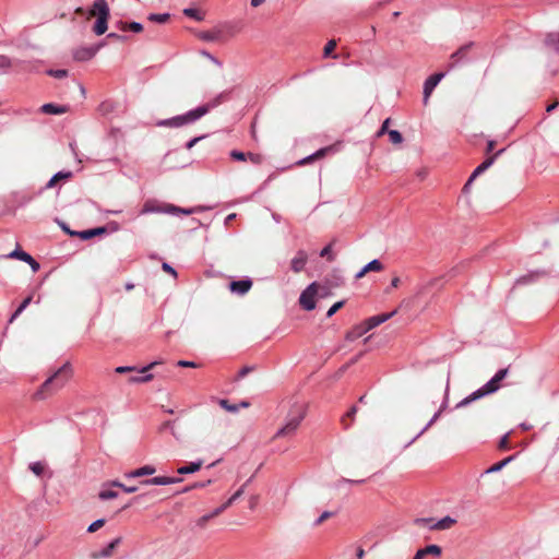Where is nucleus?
<instances>
[{"instance_id": "1", "label": "nucleus", "mask_w": 559, "mask_h": 559, "mask_svg": "<svg viewBox=\"0 0 559 559\" xmlns=\"http://www.w3.org/2000/svg\"><path fill=\"white\" fill-rule=\"evenodd\" d=\"M223 94H219L213 102L199 106L194 109L189 110L183 115H179L169 119H164L157 121L158 127H168V128H180L185 124L193 123L203 116H205L211 109L215 108L222 103Z\"/></svg>"}, {"instance_id": "2", "label": "nucleus", "mask_w": 559, "mask_h": 559, "mask_svg": "<svg viewBox=\"0 0 559 559\" xmlns=\"http://www.w3.org/2000/svg\"><path fill=\"white\" fill-rule=\"evenodd\" d=\"M72 373V368L69 362L63 364L58 370L55 371L52 376H50L41 386L35 392L34 397L36 400H44L48 395L53 394L69 380Z\"/></svg>"}, {"instance_id": "3", "label": "nucleus", "mask_w": 559, "mask_h": 559, "mask_svg": "<svg viewBox=\"0 0 559 559\" xmlns=\"http://www.w3.org/2000/svg\"><path fill=\"white\" fill-rule=\"evenodd\" d=\"M508 373V369H500L487 383H485L481 388L474 391L467 397L462 400L457 407L465 406L478 399H481L488 394L496 392L499 389V383L502 381Z\"/></svg>"}, {"instance_id": "4", "label": "nucleus", "mask_w": 559, "mask_h": 559, "mask_svg": "<svg viewBox=\"0 0 559 559\" xmlns=\"http://www.w3.org/2000/svg\"><path fill=\"white\" fill-rule=\"evenodd\" d=\"M194 212H195V209H183V207H179L177 205L169 204V203H159L156 200H147L143 204V206L140 211V214L145 215V214H153V213H162V214H169V215H179V214L190 215Z\"/></svg>"}, {"instance_id": "5", "label": "nucleus", "mask_w": 559, "mask_h": 559, "mask_svg": "<svg viewBox=\"0 0 559 559\" xmlns=\"http://www.w3.org/2000/svg\"><path fill=\"white\" fill-rule=\"evenodd\" d=\"M109 7L106 0H94L93 7L90 10L91 16H96V22L93 26V32L96 35H103L108 28Z\"/></svg>"}, {"instance_id": "6", "label": "nucleus", "mask_w": 559, "mask_h": 559, "mask_svg": "<svg viewBox=\"0 0 559 559\" xmlns=\"http://www.w3.org/2000/svg\"><path fill=\"white\" fill-rule=\"evenodd\" d=\"M305 418V408L302 405L296 406L294 409L289 412L286 417L285 425L276 432L275 437H287L297 430L302 419Z\"/></svg>"}, {"instance_id": "7", "label": "nucleus", "mask_w": 559, "mask_h": 559, "mask_svg": "<svg viewBox=\"0 0 559 559\" xmlns=\"http://www.w3.org/2000/svg\"><path fill=\"white\" fill-rule=\"evenodd\" d=\"M504 152V150H500L498 151L496 154L487 157L480 165H478L474 171L472 173L471 177L468 178L467 182L465 183L464 186V190H467L469 188V186L472 185V182L479 176L481 175L484 171H486L489 167H491L497 158V156H499L500 154H502Z\"/></svg>"}, {"instance_id": "8", "label": "nucleus", "mask_w": 559, "mask_h": 559, "mask_svg": "<svg viewBox=\"0 0 559 559\" xmlns=\"http://www.w3.org/2000/svg\"><path fill=\"white\" fill-rule=\"evenodd\" d=\"M317 294V284L311 283L299 297V304L305 310H313L316 308L314 297Z\"/></svg>"}, {"instance_id": "9", "label": "nucleus", "mask_w": 559, "mask_h": 559, "mask_svg": "<svg viewBox=\"0 0 559 559\" xmlns=\"http://www.w3.org/2000/svg\"><path fill=\"white\" fill-rule=\"evenodd\" d=\"M444 78V73H436L430 75L424 83V98L423 102L425 105L428 104L429 97L433 92L435 87L440 83V81Z\"/></svg>"}, {"instance_id": "10", "label": "nucleus", "mask_w": 559, "mask_h": 559, "mask_svg": "<svg viewBox=\"0 0 559 559\" xmlns=\"http://www.w3.org/2000/svg\"><path fill=\"white\" fill-rule=\"evenodd\" d=\"M159 364H162V361L155 360V361H152L151 364H148L147 366H144L143 368H141L139 370V372L142 373L143 376H131L129 378V382L130 383H146V382L151 381L153 379V374L148 373V371Z\"/></svg>"}, {"instance_id": "11", "label": "nucleus", "mask_w": 559, "mask_h": 559, "mask_svg": "<svg viewBox=\"0 0 559 559\" xmlns=\"http://www.w3.org/2000/svg\"><path fill=\"white\" fill-rule=\"evenodd\" d=\"M251 287H252V281L249 278L240 280V281H233L229 284L230 292L236 295H240V296L247 294Z\"/></svg>"}, {"instance_id": "12", "label": "nucleus", "mask_w": 559, "mask_h": 559, "mask_svg": "<svg viewBox=\"0 0 559 559\" xmlns=\"http://www.w3.org/2000/svg\"><path fill=\"white\" fill-rule=\"evenodd\" d=\"M307 261H308L307 252L304 250H299L290 261V269L295 273H299L305 269Z\"/></svg>"}, {"instance_id": "13", "label": "nucleus", "mask_w": 559, "mask_h": 559, "mask_svg": "<svg viewBox=\"0 0 559 559\" xmlns=\"http://www.w3.org/2000/svg\"><path fill=\"white\" fill-rule=\"evenodd\" d=\"M395 313H396V310H394L390 313H382V314L373 316V317H370L369 319H367L364 323L366 324V328L370 331V330L377 328L378 325L384 323L389 319H391L393 316H395Z\"/></svg>"}, {"instance_id": "14", "label": "nucleus", "mask_w": 559, "mask_h": 559, "mask_svg": "<svg viewBox=\"0 0 559 559\" xmlns=\"http://www.w3.org/2000/svg\"><path fill=\"white\" fill-rule=\"evenodd\" d=\"M181 478L168 477V476H156L146 480H143V485H154V486H166L180 483Z\"/></svg>"}, {"instance_id": "15", "label": "nucleus", "mask_w": 559, "mask_h": 559, "mask_svg": "<svg viewBox=\"0 0 559 559\" xmlns=\"http://www.w3.org/2000/svg\"><path fill=\"white\" fill-rule=\"evenodd\" d=\"M441 547L438 545H429L425 548L417 550L413 559H425L428 555L439 557L441 555Z\"/></svg>"}, {"instance_id": "16", "label": "nucleus", "mask_w": 559, "mask_h": 559, "mask_svg": "<svg viewBox=\"0 0 559 559\" xmlns=\"http://www.w3.org/2000/svg\"><path fill=\"white\" fill-rule=\"evenodd\" d=\"M156 472V468L153 465H144L134 471L124 473L126 478H139L143 476L153 475Z\"/></svg>"}, {"instance_id": "17", "label": "nucleus", "mask_w": 559, "mask_h": 559, "mask_svg": "<svg viewBox=\"0 0 559 559\" xmlns=\"http://www.w3.org/2000/svg\"><path fill=\"white\" fill-rule=\"evenodd\" d=\"M121 543V538L117 537L111 540L104 549H102L98 554H94L93 558H108L112 555L115 548Z\"/></svg>"}, {"instance_id": "18", "label": "nucleus", "mask_w": 559, "mask_h": 559, "mask_svg": "<svg viewBox=\"0 0 559 559\" xmlns=\"http://www.w3.org/2000/svg\"><path fill=\"white\" fill-rule=\"evenodd\" d=\"M245 492V485L240 487L228 500H225V503H223L221 507L216 508L214 510V514H221L224 512L228 507H230L238 498H240Z\"/></svg>"}, {"instance_id": "19", "label": "nucleus", "mask_w": 559, "mask_h": 559, "mask_svg": "<svg viewBox=\"0 0 559 559\" xmlns=\"http://www.w3.org/2000/svg\"><path fill=\"white\" fill-rule=\"evenodd\" d=\"M455 522H456L455 519H453L451 516H444L441 520L436 521L432 525H430V530H436V531L449 530L450 527H452L455 524Z\"/></svg>"}, {"instance_id": "20", "label": "nucleus", "mask_w": 559, "mask_h": 559, "mask_svg": "<svg viewBox=\"0 0 559 559\" xmlns=\"http://www.w3.org/2000/svg\"><path fill=\"white\" fill-rule=\"evenodd\" d=\"M367 332H369V330L366 328V324L362 322V323L354 326L349 332H347L346 340L349 342H353V341L359 338L360 336H362L364 334H366Z\"/></svg>"}, {"instance_id": "21", "label": "nucleus", "mask_w": 559, "mask_h": 559, "mask_svg": "<svg viewBox=\"0 0 559 559\" xmlns=\"http://www.w3.org/2000/svg\"><path fill=\"white\" fill-rule=\"evenodd\" d=\"M331 151H332V147H330V146L320 148L317 152H314L313 154H311V155L300 159L297 164L298 165L309 164V163H311V162H313L316 159L324 157Z\"/></svg>"}, {"instance_id": "22", "label": "nucleus", "mask_w": 559, "mask_h": 559, "mask_svg": "<svg viewBox=\"0 0 559 559\" xmlns=\"http://www.w3.org/2000/svg\"><path fill=\"white\" fill-rule=\"evenodd\" d=\"M40 111L47 115H61L67 111L66 106H59L55 104H45L40 107Z\"/></svg>"}, {"instance_id": "23", "label": "nucleus", "mask_w": 559, "mask_h": 559, "mask_svg": "<svg viewBox=\"0 0 559 559\" xmlns=\"http://www.w3.org/2000/svg\"><path fill=\"white\" fill-rule=\"evenodd\" d=\"M5 259H16L20 261H23L25 263L28 262V260L33 261V257L28 254L27 252L16 248L15 250L11 251L10 253L3 255Z\"/></svg>"}, {"instance_id": "24", "label": "nucleus", "mask_w": 559, "mask_h": 559, "mask_svg": "<svg viewBox=\"0 0 559 559\" xmlns=\"http://www.w3.org/2000/svg\"><path fill=\"white\" fill-rule=\"evenodd\" d=\"M72 176L71 171H58L46 183V189L53 188L60 180H67Z\"/></svg>"}, {"instance_id": "25", "label": "nucleus", "mask_w": 559, "mask_h": 559, "mask_svg": "<svg viewBox=\"0 0 559 559\" xmlns=\"http://www.w3.org/2000/svg\"><path fill=\"white\" fill-rule=\"evenodd\" d=\"M202 461H197V462H190L188 465H185V466H181L177 469V472L181 475H185V474H193L198 471H200V468L202 467Z\"/></svg>"}, {"instance_id": "26", "label": "nucleus", "mask_w": 559, "mask_h": 559, "mask_svg": "<svg viewBox=\"0 0 559 559\" xmlns=\"http://www.w3.org/2000/svg\"><path fill=\"white\" fill-rule=\"evenodd\" d=\"M514 459V456H508L506 457L504 460L493 464L492 466H490L489 468H487L483 475H487V474H491V473H497V472H500L503 467H506L510 462H512Z\"/></svg>"}, {"instance_id": "27", "label": "nucleus", "mask_w": 559, "mask_h": 559, "mask_svg": "<svg viewBox=\"0 0 559 559\" xmlns=\"http://www.w3.org/2000/svg\"><path fill=\"white\" fill-rule=\"evenodd\" d=\"M109 487H111L110 483L103 486L102 490L98 493L99 499L110 500V499H115L118 497V492L110 489Z\"/></svg>"}, {"instance_id": "28", "label": "nucleus", "mask_w": 559, "mask_h": 559, "mask_svg": "<svg viewBox=\"0 0 559 559\" xmlns=\"http://www.w3.org/2000/svg\"><path fill=\"white\" fill-rule=\"evenodd\" d=\"M547 47L558 50L559 49V32H554L547 35L545 39Z\"/></svg>"}, {"instance_id": "29", "label": "nucleus", "mask_w": 559, "mask_h": 559, "mask_svg": "<svg viewBox=\"0 0 559 559\" xmlns=\"http://www.w3.org/2000/svg\"><path fill=\"white\" fill-rule=\"evenodd\" d=\"M105 231L104 227L93 228V229H86L80 233H75L80 238L82 239H91L92 237L103 234Z\"/></svg>"}, {"instance_id": "30", "label": "nucleus", "mask_w": 559, "mask_h": 559, "mask_svg": "<svg viewBox=\"0 0 559 559\" xmlns=\"http://www.w3.org/2000/svg\"><path fill=\"white\" fill-rule=\"evenodd\" d=\"M100 46H97V47H91V48H87V49H83L82 51L78 52L76 53V59L79 60H87V59H91L92 57L95 56V53L97 52L98 48Z\"/></svg>"}, {"instance_id": "31", "label": "nucleus", "mask_w": 559, "mask_h": 559, "mask_svg": "<svg viewBox=\"0 0 559 559\" xmlns=\"http://www.w3.org/2000/svg\"><path fill=\"white\" fill-rule=\"evenodd\" d=\"M170 15L168 13H151L147 19L151 22L164 24L169 20Z\"/></svg>"}, {"instance_id": "32", "label": "nucleus", "mask_w": 559, "mask_h": 559, "mask_svg": "<svg viewBox=\"0 0 559 559\" xmlns=\"http://www.w3.org/2000/svg\"><path fill=\"white\" fill-rule=\"evenodd\" d=\"M364 267L365 272H380L382 271L383 265L379 260L374 259L367 263Z\"/></svg>"}, {"instance_id": "33", "label": "nucleus", "mask_w": 559, "mask_h": 559, "mask_svg": "<svg viewBox=\"0 0 559 559\" xmlns=\"http://www.w3.org/2000/svg\"><path fill=\"white\" fill-rule=\"evenodd\" d=\"M442 411H443V406L432 416V418L428 421V424L417 433V436L411 442H413L414 440L419 438L430 426H432L437 421V419L440 417Z\"/></svg>"}, {"instance_id": "34", "label": "nucleus", "mask_w": 559, "mask_h": 559, "mask_svg": "<svg viewBox=\"0 0 559 559\" xmlns=\"http://www.w3.org/2000/svg\"><path fill=\"white\" fill-rule=\"evenodd\" d=\"M388 134L391 143L401 144L403 142V136L397 130H390Z\"/></svg>"}, {"instance_id": "35", "label": "nucleus", "mask_w": 559, "mask_h": 559, "mask_svg": "<svg viewBox=\"0 0 559 559\" xmlns=\"http://www.w3.org/2000/svg\"><path fill=\"white\" fill-rule=\"evenodd\" d=\"M110 486L119 487V488H121L127 493H133V492H135L138 490V488L135 486H126V485H123L122 483H120L118 480L111 481Z\"/></svg>"}, {"instance_id": "36", "label": "nucleus", "mask_w": 559, "mask_h": 559, "mask_svg": "<svg viewBox=\"0 0 559 559\" xmlns=\"http://www.w3.org/2000/svg\"><path fill=\"white\" fill-rule=\"evenodd\" d=\"M219 405L229 413H237L239 411L237 404H230L227 400H219Z\"/></svg>"}, {"instance_id": "37", "label": "nucleus", "mask_w": 559, "mask_h": 559, "mask_svg": "<svg viewBox=\"0 0 559 559\" xmlns=\"http://www.w3.org/2000/svg\"><path fill=\"white\" fill-rule=\"evenodd\" d=\"M183 14L189 17H192L197 21H201L203 19V15L200 13V11H198L197 9H192V8L185 9Z\"/></svg>"}, {"instance_id": "38", "label": "nucleus", "mask_w": 559, "mask_h": 559, "mask_svg": "<svg viewBox=\"0 0 559 559\" xmlns=\"http://www.w3.org/2000/svg\"><path fill=\"white\" fill-rule=\"evenodd\" d=\"M210 484H212L211 479H209L206 481H198V483H194V484H192V485H190L188 487H185L181 492H188V491L193 490V489L204 488V487L209 486Z\"/></svg>"}, {"instance_id": "39", "label": "nucleus", "mask_w": 559, "mask_h": 559, "mask_svg": "<svg viewBox=\"0 0 559 559\" xmlns=\"http://www.w3.org/2000/svg\"><path fill=\"white\" fill-rule=\"evenodd\" d=\"M539 274H540L539 272H533V273L526 274L524 276H521L516 281V283L518 284H527V283L532 282L533 280H535L536 277H538Z\"/></svg>"}, {"instance_id": "40", "label": "nucleus", "mask_w": 559, "mask_h": 559, "mask_svg": "<svg viewBox=\"0 0 559 559\" xmlns=\"http://www.w3.org/2000/svg\"><path fill=\"white\" fill-rule=\"evenodd\" d=\"M336 47V41L335 40H329L325 46H324V49H323V57L324 58H328L330 56H332V51L335 49Z\"/></svg>"}, {"instance_id": "41", "label": "nucleus", "mask_w": 559, "mask_h": 559, "mask_svg": "<svg viewBox=\"0 0 559 559\" xmlns=\"http://www.w3.org/2000/svg\"><path fill=\"white\" fill-rule=\"evenodd\" d=\"M320 255L322 258H326L329 261H333L334 260V254L332 253V245H328L326 247H324L321 252H320Z\"/></svg>"}, {"instance_id": "42", "label": "nucleus", "mask_w": 559, "mask_h": 559, "mask_svg": "<svg viewBox=\"0 0 559 559\" xmlns=\"http://www.w3.org/2000/svg\"><path fill=\"white\" fill-rule=\"evenodd\" d=\"M29 469L37 476L44 473V465L40 462H34L29 465Z\"/></svg>"}, {"instance_id": "43", "label": "nucleus", "mask_w": 559, "mask_h": 559, "mask_svg": "<svg viewBox=\"0 0 559 559\" xmlns=\"http://www.w3.org/2000/svg\"><path fill=\"white\" fill-rule=\"evenodd\" d=\"M104 524H105V520L98 519V520L94 521L92 524H90V526L87 527V532L94 533L97 530H99L100 527H103Z\"/></svg>"}, {"instance_id": "44", "label": "nucleus", "mask_w": 559, "mask_h": 559, "mask_svg": "<svg viewBox=\"0 0 559 559\" xmlns=\"http://www.w3.org/2000/svg\"><path fill=\"white\" fill-rule=\"evenodd\" d=\"M436 521L431 518H420L416 519L415 523L419 526H427L430 528V525H432Z\"/></svg>"}, {"instance_id": "45", "label": "nucleus", "mask_w": 559, "mask_h": 559, "mask_svg": "<svg viewBox=\"0 0 559 559\" xmlns=\"http://www.w3.org/2000/svg\"><path fill=\"white\" fill-rule=\"evenodd\" d=\"M333 515L334 513L330 511L322 512V514L316 520L314 525L318 526L322 524L325 520L330 519Z\"/></svg>"}, {"instance_id": "46", "label": "nucleus", "mask_w": 559, "mask_h": 559, "mask_svg": "<svg viewBox=\"0 0 559 559\" xmlns=\"http://www.w3.org/2000/svg\"><path fill=\"white\" fill-rule=\"evenodd\" d=\"M344 305V301L335 302L326 312V317L331 318L337 310H340Z\"/></svg>"}, {"instance_id": "47", "label": "nucleus", "mask_w": 559, "mask_h": 559, "mask_svg": "<svg viewBox=\"0 0 559 559\" xmlns=\"http://www.w3.org/2000/svg\"><path fill=\"white\" fill-rule=\"evenodd\" d=\"M48 74L53 78H57V79H62V78L67 76L68 72H67V70L59 69V70H49Z\"/></svg>"}, {"instance_id": "48", "label": "nucleus", "mask_w": 559, "mask_h": 559, "mask_svg": "<svg viewBox=\"0 0 559 559\" xmlns=\"http://www.w3.org/2000/svg\"><path fill=\"white\" fill-rule=\"evenodd\" d=\"M230 157L236 160H247V154L236 150L230 152Z\"/></svg>"}, {"instance_id": "49", "label": "nucleus", "mask_w": 559, "mask_h": 559, "mask_svg": "<svg viewBox=\"0 0 559 559\" xmlns=\"http://www.w3.org/2000/svg\"><path fill=\"white\" fill-rule=\"evenodd\" d=\"M128 26L129 31L133 33H141L143 31V25L139 22H130Z\"/></svg>"}, {"instance_id": "50", "label": "nucleus", "mask_w": 559, "mask_h": 559, "mask_svg": "<svg viewBox=\"0 0 559 559\" xmlns=\"http://www.w3.org/2000/svg\"><path fill=\"white\" fill-rule=\"evenodd\" d=\"M247 159H249L253 164H261L263 160V157L260 154L249 153V154H247Z\"/></svg>"}, {"instance_id": "51", "label": "nucleus", "mask_w": 559, "mask_h": 559, "mask_svg": "<svg viewBox=\"0 0 559 559\" xmlns=\"http://www.w3.org/2000/svg\"><path fill=\"white\" fill-rule=\"evenodd\" d=\"M11 67V60L4 55H0V70Z\"/></svg>"}, {"instance_id": "52", "label": "nucleus", "mask_w": 559, "mask_h": 559, "mask_svg": "<svg viewBox=\"0 0 559 559\" xmlns=\"http://www.w3.org/2000/svg\"><path fill=\"white\" fill-rule=\"evenodd\" d=\"M217 515H218V514H214V510H213L211 513L205 514V515H203L202 518H200V519H199V521H198V524H199L200 526H203L207 521H210L211 519H213V518H215V516H217Z\"/></svg>"}, {"instance_id": "53", "label": "nucleus", "mask_w": 559, "mask_h": 559, "mask_svg": "<svg viewBox=\"0 0 559 559\" xmlns=\"http://www.w3.org/2000/svg\"><path fill=\"white\" fill-rule=\"evenodd\" d=\"M31 301H32V297L31 296L25 298L22 301V304L19 306L17 313H22L26 309V307L31 304Z\"/></svg>"}, {"instance_id": "54", "label": "nucleus", "mask_w": 559, "mask_h": 559, "mask_svg": "<svg viewBox=\"0 0 559 559\" xmlns=\"http://www.w3.org/2000/svg\"><path fill=\"white\" fill-rule=\"evenodd\" d=\"M177 365L179 367H186V368H195V367H198V365L194 361H189V360H179L177 362Z\"/></svg>"}, {"instance_id": "55", "label": "nucleus", "mask_w": 559, "mask_h": 559, "mask_svg": "<svg viewBox=\"0 0 559 559\" xmlns=\"http://www.w3.org/2000/svg\"><path fill=\"white\" fill-rule=\"evenodd\" d=\"M389 123H390V119H385L380 128V130L378 131V136H381L383 135L384 133H388V127H389Z\"/></svg>"}, {"instance_id": "56", "label": "nucleus", "mask_w": 559, "mask_h": 559, "mask_svg": "<svg viewBox=\"0 0 559 559\" xmlns=\"http://www.w3.org/2000/svg\"><path fill=\"white\" fill-rule=\"evenodd\" d=\"M163 270L169 274H171L174 277L177 276V272L176 270L169 265L168 263L164 262L163 265H162Z\"/></svg>"}, {"instance_id": "57", "label": "nucleus", "mask_w": 559, "mask_h": 559, "mask_svg": "<svg viewBox=\"0 0 559 559\" xmlns=\"http://www.w3.org/2000/svg\"><path fill=\"white\" fill-rule=\"evenodd\" d=\"M134 370H135V368L131 367V366H120V367L116 368L117 373H124V372H130V371H134Z\"/></svg>"}, {"instance_id": "58", "label": "nucleus", "mask_w": 559, "mask_h": 559, "mask_svg": "<svg viewBox=\"0 0 559 559\" xmlns=\"http://www.w3.org/2000/svg\"><path fill=\"white\" fill-rule=\"evenodd\" d=\"M400 285V277L395 276L392 278L390 286L386 288V293H390L392 288H396Z\"/></svg>"}, {"instance_id": "59", "label": "nucleus", "mask_w": 559, "mask_h": 559, "mask_svg": "<svg viewBox=\"0 0 559 559\" xmlns=\"http://www.w3.org/2000/svg\"><path fill=\"white\" fill-rule=\"evenodd\" d=\"M27 264L31 266L33 272H37L40 267L39 263L33 259V261L28 260Z\"/></svg>"}, {"instance_id": "60", "label": "nucleus", "mask_w": 559, "mask_h": 559, "mask_svg": "<svg viewBox=\"0 0 559 559\" xmlns=\"http://www.w3.org/2000/svg\"><path fill=\"white\" fill-rule=\"evenodd\" d=\"M508 442H509V433L504 435V436L501 438V440H500V442H499V447H500L501 449H506V448L508 447Z\"/></svg>"}, {"instance_id": "61", "label": "nucleus", "mask_w": 559, "mask_h": 559, "mask_svg": "<svg viewBox=\"0 0 559 559\" xmlns=\"http://www.w3.org/2000/svg\"><path fill=\"white\" fill-rule=\"evenodd\" d=\"M201 139H202L201 136H200V138H193L192 140H190V141L187 143L186 147H187L188 150H191V148L197 144V142H198V141H200Z\"/></svg>"}, {"instance_id": "62", "label": "nucleus", "mask_w": 559, "mask_h": 559, "mask_svg": "<svg viewBox=\"0 0 559 559\" xmlns=\"http://www.w3.org/2000/svg\"><path fill=\"white\" fill-rule=\"evenodd\" d=\"M107 38H114V39H118V40H123V39H126V37H124V36H121V35L116 34V33H109V34L107 35Z\"/></svg>"}, {"instance_id": "63", "label": "nucleus", "mask_w": 559, "mask_h": 559, "mask_svg": "<svg viewBox=\"0 0 559 559\" xmlns=\"http://www.w3.org/2000/svg\"><path fill=\"white\" fill-rule=\"evenodd\" d=\"M128 24H129V23H127V22H118V23H117V26H118L121 31L126 32V31H129V26H128Z\"/></svg>"}, {"instance_id": "64", "label": "nucleus", "mask_w": 559, "mask_h": 559, "mask_svg": "<svg viewBox=\"0 0 559 559\" xmlns=\"http://www.w3.org/2000/svg\"><path fill=\"white\" fill-rule=\"evenodd\" d=\"M356 412H357L356 406H353V407L347 412V414H346V416H345V417L353 418V417H354V415L356 414Z\"/></svg>"}]
</instances>
